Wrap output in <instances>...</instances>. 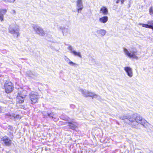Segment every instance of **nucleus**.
<instances>
[{
  "instance_id": "1",
  "label": "nucleus",
  "mask_w": 153,
  "mask_h": 153,
  "mask_svg": "<svg viewBox=\"0 0 153 153\" xmlns=\"http://www.w3.org/2000/svg\"><path fill=\"white\" fill-rule=\"evenodd\" d=\"M120 118L123 120L128 119L132 127L137 128L138 124H141L145 127L147 126L148 123L140 115L137 113H135L131 116L125 115L121 116Z\"/></svg>"
},
{
  "instance_id": "2",
  "label": "nucleus",
  "mask_w": 153,
  "mask_h": 153,
  "mask_svg": "<svg viewBox=\"0 0 153 153\" xmlns=\"http://www.w3.org/2000/svg\"><path fill=\"white\" fill-rule=\"evenodd\" d=\"M27 95V91L25 90H19L16 98L17 102L20 103L24 102L25 98Z\"/></svg>"
},
{
  "instance_id": "3",
  "label": "nucleus",
  "mask_w": 153,
  "mask_h": 153,
  "mask_svg": "<svg viewBox=\"0 0 153 153\" xmlns=\"http://www.w3.org/2000/svg\"><path fill=\"white\" fill-rule=\"evenodd\" d=\"M82 93L83 94V96L85 97H92V98H95L97 100H99L100 99V97L98 95L94 94V93L89 92L88 91H84L83 89H81L80 90Z\"/></svg>"
},
{
  "instance_id": "4",
  "label": "nucleus",
  "mask_w": 153,
  "mask_h": 153,
  "mask_svg": "<svg viewBox=\"0 0 153 153\" xmlns=\"http://www.w3.org/2000/svg\"><path fill=\"white\" fill-rule=\"evenodd\" d=\"M29 97L30 99L31 103L33 104L37 102L39 96L37 92L32 91L30 94Z\"/></svg>"
},
{
  "instance_id": "5",
  "label": "nucleus",
  "mask_w": 153,
  "mask_h": 153,
  "mask_svg": "<svg viewBox=\"0 0 153 153\" xmlns=\"http://www.w3.org/2000/svg\"><path fill=\"white\" fill-rule=\"evenodd\" d=\"M9 32L13 34L16 35L17 37H18L19 34V27L18 26L10 25L9 28Z\"/></svg>"
},
{
  "instance_id": "6",
  "label": "nucleus",
  "mask_w": 153,
  "mask_h": 153,
  "mask_svg": "<svg viewBox=\"0 0 153 153\" xmlns=\"http://www.w3.org/2000/svg\"><path fill=\"white\" fill-rule=\"evenodd\" d=\"M4 88L6 93L11 92L14 88V87L12 83L9 81H7L4 84Z\"/></svg>"
},
{
  "instance_id": "7",
  "label": "nucleus",
  "mask_w": 153,
  "mask_h": 153,
  "mask_svg": "<svg viewBox=\"0 0 153 153\" xmlns=\"http://www.w3.org/2000/svg\"><path fill=\"white\" fill-rule=\"evenodd\" d=\"M123 51L125 54L129 58H132L134 59H137V57L135 55L136 53V51H132L130 52L126 48H124Z\"/></svg>"
},
{
  "instance_id": "8",
  "label": "nucleus",
  "mask_w": 153,
  "mask_h": 153,
  "mask_svg": "<svg viewBox=\"0 0 153 153\" xmlns=\"http://www.w3.org/2000/svg\"><path fill=\"white\" fill-rule=\"evenodd\" d=\"M32 27L34 30L37 34L42 36L45 35V32L41 27L35 25H33Z\"/></svg>"
},
{
  "instance_id": "9",
  "label": "nucleus",
  "mask_w": 153,
  "mask_h": 153,
  "mask_svg": "<svg viewBox=\"0 0 153 153\" xmlns=\"http://www.w3.org/2000/svg\"><path fill=\"white\" fill-rule=\"evenodd\" d=\"M1 143L3 145L7 146H10L11 143V141L6 136L2 137L1 139Z\"/></svg>"
},
{
  "instance_id": "10",
  "label": "nucleus",
  "mask_w": 153,
  "mask_h": 153,
  "mask_svg": "<svg viewBox=\"0 0 153 153\" xmlns=\"http://www.w3.org/2000/svg\"><path fill=\"white\" fill-rule=\"evenodd\" d=\"M67 48L70 51V52L71 53H72L74 56H77L80 58H82V56L80 53L76 52L74 51L71 45H69Z\"/></svg>"
},
{
  "instance_id": "11",
  "label": "nucleus",
  "mask_w": 153,
  "mask_h": 153,
  "mask_svg": "<svg viewBox=\"0 0 153 153\" xmlns=\"http://www.w3.org/2000/svg\"><path fill=\"white\" fill-rule=\"evenodd\" d=\"M76 6L78 12L79 13L82 10L83 8L82 0H77L76 1Z\"/></svg>"
},
{
  "instance_id": "12",
  "label": "nucleus",
  "mask_w": 153,
  "mask_h": 153,
  "mask_svg": "<svg viewBox=\"0 0 153 153\" xmlns=\"http://www.w3.org/2000/svg\"><path fill=\"white\" fill-rule=\"evenodd\" d=\"M124 70L126 73L127 75L131 77L133 76V74L132 69L129 67H126L124 68Z\"/></svg>"
},
{
  "instance_id": "13",
  "label": "nucleus",
  "mask_w": 153,
  "mask_h": 153,
  "mask_svg": "<svg viewBox=\"0 0 153 153\" xmlns=\"http://www.w3.org/2000/svg\"><path fill=\"white\" fill-rule=\"evenodd\" d=\"M43 115L45 118H47L48 117L52 118L54 117L53 116L55 115V114L52 112H50L46 111H44L43 112Z\"/></svg>"
},
{
  "instance_id": "14",
  "label": "nucleus",
  "mask_w": 153,
  "mask_h": 153,
  "mask_svg": "<svg viewBox=\"0 0 153 153\" xmlns=\"http://www.w3.org/2000/svg\"><path fill=\"white\" fill-rule=\"evenodd\" d=\"M140 25H142L143 27L152 29L153 30V21H149L148 24H140Z\"/></svg>"
},
{
  "instance_id": "15",
  "label": "nucleus",
  "mask_w": 153,
  "mask_h": 153,
  "mask_svg": "<svg viewBox=\"0 0 153 153\" xmlns=\"http://www.w3.org/2000/svg\"><path fill=\"white\" fill-rule=\"evenodd\" d=\"M7 11V10L6 9H0V20L1 21H3L4 15L5 14Z\"/></svg>"
},
{
  "instance_id": "16",
  "label": "nucleus",
  "mask_w": 153,
  "mask_h": 153,
  "mask_svg": "<svg viewBox=\"0 0 153 153\" xmlns=\"http://www.w3.org/2000/svg\"><path fill=\"white\" fill-rule=\"evenodd\" d=\"M108 18L107 16H104L100 18L99 19V21L102 23H105L108 21Z\"/></svg>"
},
{
  "instance_id": "17",
  "label": "nucleus",
  "mask_w": 153,
  "mask_h": 153,
  "mask_svg": "<svg viewBox=\"0 0 153 153\" xmlns=\"http://www.w3.org/2000/svg\"><path fill=\"white\" fill-rule=\"evenodd\" d=\"M100 11L104 15H106L108 13V10L105 7H103L101 8Z\"/></svg>"
},
{
  "instance_id": "18",
  "label": "nucleus",
  "mask_w": 153,
  "mask_h": 153,
  "mask_svg": "<svg viewBox=\"0 0 153 153\" xmlns=\"http://www.w3.org/2000/svg\"><path fill=\"white\" fill-rule=\"evenodd\" d=\"M106 31L104 29H101L98 30L97 31V33L98 34H100L101 36H103L106 34Z\"/></svg>"
},
{
  "instance_id": "19",
  "label": "nucleus",
  "mask_w": 153,
  "mask_h": 153,
  "mask_svg": "<svg viewBox=\"0 0 153 153\" xmlns=\"http://www.w3.org/2000/svg\"><path fill=\"white\" fill-rule=\"evenodd\" d=\"M68 123L69 124L68 126L71 129H74L76 127V126L75 124L72 122H68Z\"/></svg>"
},
{
  "instance_id": "20",
  "label": "nucleus",
  "mask_w": 153,
  "mask_h": 153,
  "mask_svg": "<svg viewBox=\"0 0 153 153\" xmlns=\"http://www.w3.org/2000/svg\"><path fill=\"white\" fill-rule=\"evenodd\" d=\"M89 64L91 65H92L94 64L95 63V60L92 57H91L89 59Z\"/></svg>"
},
{
  "instance_id": "21",
  "label": "nucleus",
  "mask_w": 153,
  "mask_h": 153,
  "mask_svg": "<svg viewBox=\"0 0 153 153\" xmlns=\"http://www.w3.org/2000/svg\"><path fill=\"white\" fill-rule=\"evenodd\" d=\"M68 64L70 65L74 66V67H76V65H78L77 64L74 63L71 61H70L69 62Z\"/></svg>"
},
{
  "instance_id": "22",
  "label": "nucleus",
  "mask_w": 153,
  "mask_h": 153,
  "mask_svg": "<svg viewBox=\"0 0 153 153\" xmlns=\"http://www.w3.org/2000/svg\"><path fill=\"white\" fill-rule=\"evenodd\" d=\"M27 74L30 77H33V74L32 72L31 71H28L27 72Z\"/></svg>"
},
{
  "instance_id": "23",
  "label": "nucleus",
  "mask_w": 153,
  "mask_h": 153,
  "mask_svg": "<svg viewBox=\"0 0 153 153\" xmlns=\"http://www.w3.org/2000/svg\"><path fill=\"white\" fill-rule=\"evenodd\" d=\"M64 58L65 60L68 63H69V62L71 61L66 56H64Z\"/></svg>"
},
{
  "instance_id": "24",
  "label": "nucleus",
  "mask_w": 153,
  "mask_h": 153,
  "mask_svg": "<svg viewBox=\"0 0 153 153\" xmlns=\"http://www.w3.org/2000/svg\"><path fill=\"white\" fill-rule=\"evenodd\" d=\"M124 1V0H117L116 2L117 4H118L120 1L121 2L122 4H123Z\"/></svg>"
},
{
  "instance_id": "25",
  "label": "nucleus",
  "mask_w": 153,
  "mask_h": 153,
  "mask_svg": "<svg viewBox=\"0 0 153 153\" xmlns=\"http://www.w3.org/2000/svg\"><path fill=\"white\" fill-rule=\"evenodd\" d=\"M149 12H150V14L151 15H152L153 14V8L152 7H151L149 9Z\"/></svg>"
},
{
  "instance_id": "26",
  "label": "nucleus",
  "mask_w": 153,
  "mask_h": 153,
  "mask_svg": "<svg viewBox=\"0 0 153 153\" xmlns=\"http://www.w3.org/2000/svg\"><path fill=\"white\" fill-rule=\"evenodd\" d=\"M4 1L6 2H13L15 0H3Z\"/></svg>"
},
{
  "instance_id": "27",
  "label": "nucleus",
  "mask_w": 153,
  "mask_h": 153,
  "mask_svg": "<svg viewBox=\"0 0 153 153\" xmlns=\"http://www.w3.org/2000/svg\"><path fill=\"white\" fill-rule=\"evenodd\" d=\"M2 107L0 106V113H1L2 112Z\"/></svg>"
},
{
  "instance_id": "28",
  "label": "nucleus",
  "mask_w": 153,
  "mask_h": 153,
  "mask_svg": "<svg viewBox=\"0 0 153 153\" xmlns=\"http://www.w3.org/2000/svg\"><path fill=\"white\" fill-rule=\"evenodd\" d=\"M19 115H16V118H18L19 117Z\"/></svg>"
},
{
  "instance_id": "29",
  "label": "nucleus",
  "mask_w": 153,
  "mask_h": 153,
  "mask_svg": "<svg viewBox=\"0 0 153 153\" xmlns=\"http://www.w3.org/2000/svg\"><path fill=\"white\" fill-rule=\"evenodd\" d=\"M62 33H63V34L64 35V30L62 31Z\"/></svg>"
},
{
  "instance_id": "30",
  "label": "nucleus",
  "mask_w": 153,
  "mask_h": 153,
  "mask_svg": "<svg viewBox=\"0 0 153 153\" xmlns=\"http://www.w3.org/2000/svg\"><path fill=\"white\" fill-rule=\"evenodd\" d=\"M13 13H15V11L14 10H13Z\"/></svg>"
},
{
  "instance_id": "31",
  "label": "nucleus",
  "mask_w": 153,
  "mask_h": 153,
  "mask_svg": "<svg viewBox=\"0 0 153 153\" xmlns=\"http://www.w3.org/2000/svg\"><path fill=\"white\" fill-rule=\"evenodd\" d=\"M152 153H153V152H152Z\"/></svg>"
}]
</instances>
